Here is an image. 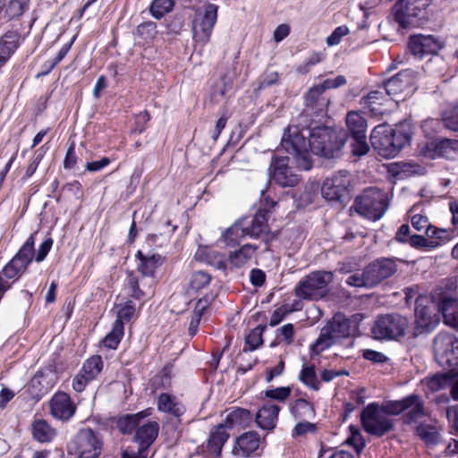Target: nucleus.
<instances>
[{
  "label": "nucleus",
  "instance_id": "obj_1",
  "mask_svg": "<svg viewBox=\"0 0 458 458\" xmlns=\"http://www.w3.org/2000/svg\"><path fill=\"white\" fill-rule=\"evenodd\" d=\"M344 145H287L285 148L276 149L273 155L271 167L273 178L282 187H293L300 177L292 171L289 163L302 170H310L313 166L312 156L331 160L340 158Z\"/></svg>",
  "mask_w": 458,
  "mask_h": 458
},
{
  "label": "nucleus",
  "instance_id": "obj_2",
  "mask_svg": "<svg viewBox=\"0 0 458 458\" xmlns=\"http://www.w3.org/2000/svg\"><path fill=\"white\" fill-rule=\"evenodd\" d=\"M345 143L348 140L347 131L326 125L300 128L289 125L284 129L280 143Z\"/></svg>",
  "mask_w": 458,
  "mask_h": 458
},
{
  "label": "nucleus",
  "instance_id": "obj_3",
  "mask_svg": "<svg viewBox=\"0 0 458 458\" xmlns=\"http://www.w3.org/2000/svg\"><path fill=\"white\" fill-rule=\"evenodd\" d=\"M410 319L397 312L378 315L372 326L373 337L379 341H399L410 329Z\"/></svg>",
  "mask_w": 458,
  "mask_h": 458
},
{
  "label": "nucleus",
  "instance_id": "obj_4",
  "mask_svg": "<svg viewBox=\"0 0 458 458\" xmlns=\"http://www.w3.org/2000/svg\"><path fill=\"white\" fill-rule=\"evenodd\" d=\"M360 216L372 220H379L388 208L386 194L377 188H366L358 195L352 207Z\"/></svg>",
  "mask_w": 458,
  "mask_h": 458
},
{
  "label": "nucleus",
  "instance_id": "obj_5",
  "mask_svg": "<svg viewBox=\"0 0 458 458\" xmlns=\"http://www.w3.org/2000/svg\"><path fill=\"white\" fill-rule=\"evenodd\" d=\"M331 271L317 270L305 276L296 285L294 293L303 300H318L325 294L327 285L333 281Z\"/></svg>",
  "mask_w": 458,
  "mask_h": 458
},
{
  "label": "nucleus",
  "instance_id": "obj_6",
  "mask_svg": "<svg viewBox=\"0 0 458 458\" xmlns=\"http://www.w3.org/2000/svg\"><path fill=\"white\" fill-rule=\"evenodd\" d=\"M437 306L431 300L423 295H418L415 299V321L412 336L418 337L422 334L431 332L439 322L438 314L436 312Z\"/></svg>",
  "mask_w": 458,
  "mask_h": 458
},
{
  "label": "nucleus",
  "instance_id": "obj_7",
  "mask_svg": "<svg viewBox=\"0 0 458 458\" xmlns=\"http://www.w3.org/2000/svg\"><path fill=\"white\" fill-rule=\"evenodd\" d=\"M277 205V202L266 197L261 207L257 210L253 217L249 221L245 220V227L247 234L250 237L258 238L265 236L264 242L267 244L266 250H269V242L276 238L275 233H271L267 221L269 219L272 209Z\"/></svg>",
  "mask_w": 458,
  "mask_h": 458
},
{
  "label": "nucleus",
  "instance_id": "obj_8",
  "mask_svg": "<svg viewBox=\"0 0 458 458\" xmlns=\"http://www.w3.org/2000/svg\"><path fill=\"white\" fill-rule=\"evenodd\" d=\"M434 355L443 368L453 370L458 368V337L448 332L438 333L433 341Z\"/></svg>",
  "mask_w": 458,
  "mask_h": 458
},
{
  "label": "nucleus",
  "instance_id": "obj_9",
  "mask_svg": "<svg viewBox=\"0 0 458 458\" xmlns=\"http://www.w3.org/2000/svg\"><path fill=\"white\" fill-rule=\"evenodd\" d=\"M360 422L367 433L377 437H382L394 428V420L380 414L377 403H371L362 410Z\"/></svg>",
  "mask_w": 458,
  "mask_h": 458
},
{
  "label": "nucleus",
  "instance_id": "obj_10",
  "mask_svg": "<svg viewBox=\"0 0 458 458\" xmlns=\"http://www.w3.org/2000/svg\"><path fill=\"white\" fill-rule=\"evenodd\" d=\"M218 6L206 4L195 10L192 20L193 38L200 43H207L211 36L217 20Z\"/></svg>",
  "mask_w": 458,
  "mask_h": 458
},
{
  "label": "nucleus",
  "instance_id": "obj_11",
  "mask_svg": "<svg viewBox=\"0 0 458 458\" xmlns=\"http://www.w3.org/2000/svg\"><path fill=\"white\" fill-rule=\"evenodd\" d=\"M351 177L346 170H340L327 178L321 186V194L328 201L344 203L350 199Z\"/></svg>",
  "mask_w": 458,
  "mask_h": 458
},
{
  "label": "nucleus",
  "instance_id": "obj_12",
  "mask_svg": "<svg viewBox=\"0 0 458 458\" xmlns=\"http://www.w3.org/2000/svg\"><path fill=\"white\" fill-rule=\"evenodd\" d=\"M72 445L79 458H98L101 454L103 441L99 432L84 428L78 431Z\"/></svg>",
  "mask_w": 458,
  "mask_h": 458
},
{
  "label": "nucleus",
  "instance_id": "obj_13",
  "mask_svg": "<svg viewBox=\"0 0 458 458\" xmlns=\"http://www.w3.org/2000/svg\"><path fill=\"white\" fill-rule=\"evenodd\" d=\"M35 233H32L21 247L14 257L4 267L3 274L7 279L21 276L32 262L35 255Z\"/></svg>",
  "mask_w": 458,
  "mask_h": 458
},
{
  "label": "nucleus",
  "instance_id": "obj_14",
  "mask_svg": "<svg viewBox=\"0 0 458 458\" xmlns=\"http://www.w3.org/2000/svg\"><path fill=\"white\" fill-rule=\"evenodd\" d=\"M396 258H377L366 266V278L375 287L393 276L398 269Z\"/></svg>",
  "mask_w": 458,
  "mask_h": 458
},
{
  "label": "nucleus",
  "instance_id": "obj_15",
  "mask_svg": "<svg viewBox=\"0 0 458 458\" xmlns=\"http://www.w3.org/2000/svg\"><path fill=\"white\" fill-rule=\"evenodd\" d=\"M361 319L362 315L360 313L348 318L344 314L337 312L326 325L337 340L354 335L359 329V323Z\"/></svg>",
  "mask_w": 458,
  "mask_h": 458
},
{
  "label": "nucleus",
  "instance_id": "obj_16",
  "mask_svg": "<svg viewBox=\"0 0 458 458\" xmlns=\"http://www.w3.org/2000/svg\"><path fill=\"white\" fill-rule=\"evenodd\" d=\"M443 47L442 42L432 35H413L409 39V49L419 59L437 55Z\"/></svg>",
  "mask_w": 458,
  "mask_h": 458
},
{
  "label": "nucleus",
  "instance_id": "obj_17",
  "mask_svg": "<svg viewBox=\"0 0 458 458\" xmlns=\"http://www.w3.org/2000/svg\"><path fill=\"white\" fill-rule=\"evenodd\" d=\"M418 79V72L411 69H405L392 76L383 84L387 96L394 99L395 96L414 86Z\"/></svg>",
  "mask_w": 458,
  "mask_h": 458
},
{
  "label": "nucleus",
  "instance_id": "obj_18",
  "mask_svg": "<svg viewBox=\"0 0 458 458\" xmlns=\"http://www.w3.org/2000/svg\"><path fill=\"white\" fill-rule=\"evenodd\" d=\"M50 414L57 420L67 421L76 411V405L65 392L55 393L49 402Z\"/></svg>",
  "mask_w": 458,
  "mask_h": 458
},
{
  "label": "nucleus",
  "instance_id": "obj_19",
  "mask_svg": "<svg viewBox=\"0 0 458 458\" xmlns=\"http://www.w3.org/2000/svg\"><path fill=\"white\" fill-rule=\"evenodd\" d=\"M331 100L317 84L304 95V106L313 114L320 115L327 111Z\"/></svg>",
  "mask_w": 458,
  "mask_h": 458
},
{
  "label": "nucleus",
  "instance_id": "obj_20",
  "mask_svg": "<svg viewBox=\"0 0 458 458\" xmlns=\"http://www.w3.org/2000/svg\"><path fill=\"white\" fill-rule=\"evenodd\" d=\"M229 437L230 435L226 431V428L220 423L210 431L206 446L202 445L201 446H199L198 449H201L202 453L207 452L214 457H219L221 455L222 448Z\"/></svg>",
  "mask_w": 458,
  "mask_h": 458
},
{
  "label": "nucleus",
  "instance_id": "obj_21",
  "mask_svg": "<svg viewBox=\"0 0 458 458\" xmlns=\"http://www.w3.org/2000/svg\"><path fill=\"white\" fill-rule=\"evenodd\" d=\"M441 426L437 420H425L415 428V435L428 446H436L441 440Z\"/></svg>",
  "mask_w": 458,
  "mask_h": 458
},
{
  "label": "nucleus",
  "instance_id": "obj_22",
  "mask_svg": "<svg viewBox=\"0 0 458 458\" xmlns=\"http://www.w3.org/2000/svg\"><path fill=\"white\" fill-rule=\"evenodd\" d=\"M135 258L139 261L137 270L142 277H155L157 269L165 263V257L158 253L145 255L141 250H138Z\"/></svg>",
  "mask_w": 458,
  "mask_h": 458
},
{
  "label": "nucleus",
  "instance_id": "obj_23",
  "mask_svg": "<svg viewBox=\"0 0 458 458\" xmlns=\"http://www.w3.org/2000/svg\"><path fill=\"white\" fill-rule=\"evenodd\" d=\"M437 306V311L441 313L444 322L458 328V298L444 294L441 296Z\"/></svg>",
  "mask_w": 458,
  "mask_h": 458
},
{
  "label": "nucleus",
  "instance_id": "obj_24",
  "mask_svg": "<svg viewBox=\"0 0 458 458\" xmlns=\"http://www.w3.org/2000/svg\"><path fill=\"white\" fill-rule=\"evenodd\" d=\"M280 411L277 404L265 403L256 413L255 422L261 429L271 431L276 427Z\"/></svg>",
  "mask_w": 458,
  "mask_h": 458
},
{
  "label": "nucleus",
  "instance_id": "obj_25",
  "mask_svg": "<svg viewBox=\"0 0 458 458\" xmlns=\"http://www.w3.org/2000/svg\"><path fill=\"white\" fill-rule=\"evenodd\" d=\"M407 404L406 407L407 412H405L402 420L405 425H411L412 423L417 422L418 420L424 418L428 415V411L425 408L424 401L421 397L417 394H411L407 395Z\"/></svg>",
  "mask_w": 458,
  "mask_h": 458
},
{
  "label": "nucleus",
  "instance_id": "obj_26",
  "mask_svg": "<svg viewBox=\"0 0 458 458\" xmlns=\"http://www.w3.org/2000/svg\"><path fill=\"white\" fill-rule=\"evenodd\" d=\"M158 432L159 424L157 421H148L137 427L133 440L139 444L141 452H146L157 439Z\"/></svg>",
  "mask_w": 458,
  "mask_h": 458
},
{
  "label": "nucleus",
  "instance_id": "obj_27",
  "mask_svg": "<svg viewBox=\"0 0 458 458\" xmlns=\"http://www.w3.org/2000/svg\"><path fill=\"white\" fill-rule=\"evenodd\" d=\"M346 125L355 143H367V121L359 112L351 111L347 114Z\"/></svg>",
  "mask_w": 458,
  "mask_h": 458
},
{
  "label": "nucleus",
  "instance_id": "obj_28",
  "mask_svg": "<svg viewBox=\"0 0 458 458\" xmlns=\"http://www.w3.org/2000/svg\"><path fill=\"white\" fill-rule=\"evenodd\" d=\"M259 443L260 439L257 432L249 431L243 433L236 438L233 453L236 455L249 457L258 450Z\"/></svg>",
  "mask_w": 458,
  "mask_h": 458
},
{
  "label": "nucleus",
  "instance_id": "obj_29",
  "mask_svg": "<svg viewBox=\"0 0 458 458\" xmlns=\"http://www.w3.org/2000/svg\"><path fill=\"white\" fill-rule=\"evenodd\" d=\"M289 412L295 420H310L316 418L317 411L312 402L305 398H296L290 402Z\"/></svg>",
  "mask_w": 458,
  "mask_h": 458
},
{
  "label": "nucleus",
  "instance_id": "obj_30",
  "mask_svg": "<svg viewBox=\"0 0 458 458\" xmlns=\"http://www.w3.org/2000/svg\"><path fill=\"white\" fill-rule=\"evenodd\" d=\"M148 415V410L119 415L114 419L115 428L123 435H131L136 431L140 421Z\"/></svg>",
  "mask_w": 458,
  "mask_h": 458
},
{
  "label": "nucleus",
  "instance_id": "obj_31",
  "mask_svg": "<svg viewBox=\"0 0 458 458\" xmlns=\"http://www.w3.org/2000/svg\"><path fill=\"white\" fill-rule=\"evenodd\" d=\"M20 46V34L8 30L0 37V69L6 64Z\"/></svg>",
  "mask_w": 458,
  "mask_h": 458
},
{
  "label": "nucleus",
  "instance_id": "obj_32",
  "mask_svg": "<svg viewBox=\"0 0 458 458\" xmlns=\"http://www.w3.org/2000/svg\"><path fill=\"white\" fill-rule=\"evenodd\" d=\"M443 123L437 119H427L421 124L422 132L429 141L428 143H458L457 140H450L439 135Z\"/></svg>",
  "mask_w": 458,
  "mask_h": 458
},
{
  "label": "nucleus",
  "instance_id": "obj_33",
  "mask_svg": "<svg viewBox=\"0 0 458 458\" xmlns=\"http://www.w3.org/2000/svg\"><path fill=\"white\" fill-rule=\"evenodd\" d=\"M253 420L252 413L244 408L237 407L227 414L225 420L221 423L226 429L233 428L235 427L246 428L249 427Z\"/></svg>",
  "mask_w": 458,
  "mask_h": 458
},
{
  "label": "nucleus",
  "instance_id": "obj_34",
  "mask_svg": "<svg viewBox=\"0 0 458 458\" xmlns=\"http://www.w3.org/2000/svg\"><path fill=\"white\" fill-rule=\"evenodd\" d=\"M457 152L458 145H423L420 154L428 159H454Z\"/></svg>",
  "mask_w": 458,
  "mask_h": 458
},
{
  "label": "nucleus",
  "instance_id": "obj_35",
  "mask_svg": "<svg viewBox=\"0 0 458 458\" xmlns=\"http://www.w3.org/2000/svg\"><path fill=\"white\" fill-rule=\"evenodd\" d=\"M157 409L160 411L170 413L180 420L185 411V406L177 401V399L170 394L162 393L157 398Z\"/></svg>",
  "mask_w": 458,
  "mask_h": 458
},
{
  "label": "nucleus",
  "instance_id": "obj_36",
  "mask_svg": "<svg viewBox=\"0 0 458 458\" xmlns=\"http://www.w3.org/2000/svg\"><path fill=\"white\" fill-rule=\"evenodd\" d=\"M31 434L34 440L49 443L56 436V430L46 420L35 419L31 424Z\"/></svg>",
  "mask_w": 458,
  "mask_h": 458
},
{
  "label": "nucleus",
  "instance_id": "obj_37",
  "mask_svg": "<svg viewBox=\"0 0 458 458\" xmlns=\"http://www.w3.org/2000/svg\"><path fill=\"white\" fill-rule=\"evenodd\" d=\"M394 20L403 28L410 24V18L417 15L411 0H397L393 7Z\"/></svg>",
  "mask_w": 458,
  "mask_h": 458
},
{
  "label": "nucleus",
  "instance_id": "obj_38",
  "mask_svg": "<svg viewBox=\"0 0 458 458\" xmlns=\"http://www.w3.org/2000/svg\"><path fill=\"white\" fill-rule=\"evenodd\" d=\"M245 220L239 219L222 234L220 241L227 246L235 247L242 238L247 236Z\"/></svg>",
  "mask_w": 458,
  "mask_h": 458
},
{
  "label": "nucleus",
  "instance_id": "obj_39",
  "mask_svg": "<svg viewBox=\"0 0 458 458\" xmlns=\"http://www.w3.org/2000/svg\"><path fill=\"white\" fill-rule=\"evenodd\" d=\"M390 172L397 178H404L412 175H424L427 173L423 165L414 162H396L391 164Z\"/></svg>",
  "mask_w": 458,
  "mask_h": 458
},
{
  "label": "nucleus",
  "instance_id": "obj_40",
  "mask_svg": "<svg viewBox=\"0 0 458 458\" xmlns=\"http://www.w3.org/2000/svg\"><path fill=\"white\" fill-rule=\"evenodd\" d=\"M336 343V338L334 336L329 328L325 325L321 330L317 340L310 345L311 355H319L327 349L330 348Z\"/></svg>",
  "mask_w": 458,
  "mask_h": 458
},
{
  "label": "nucleus",
  "instance_id": "obj_41",
  "mask_svg": "<svg viewBox=\"0 0 458 458\" xmlns=\"http://www.w3.org/2000/svg\"><path fill=\"white\" fill-rule=\"evenodd\" d=\"M196 259L222 271H225L227 267L224 255L213 250L205 249L198 250Z\"/></svg>",
  "mask_w": 458,
  "mask_h": 458
},
{
  "label": "nucleus",
  "instance_id": "obj_42",
  "mask_svg": "<svg viewBox=\"0 0 458 458\" xmlns=\"http://www.w3.org/2000/svg\"><path fill=\"white\" fill-rule=\"evenodd\" d=\"M414 128L409 121H403L392 127L391 138L394 143H410L412 140Z\"/></svg>",
  "mask_w": 458,
  "mask_h": 458
},
{
  "label": "nucleus",
  "instance_id": "obj_43",
  "mask_svg": "<svg viewBox=\"0 0 458 458\" xmlns=\"http://www.w3.org/2000/svg\"><path fill=\"white\" fill-rule=\"evenodd\" d=\"M257 249V246L245 244L239 250L230 253L229 261L234 267H242L251 259Z\"/></svg>",
  "mask_w": 458,
  "mask_h": 458
},
{
  "label": "nucleus",
  "instance_id": "obj_44",
  "mask_svg": "<svg viewBox=\"0 0 458 458\" xmlns=\"http://www.w3.org/2000/svg\"><path fill=\"white\" fill-rule=\"evenodd\" d=\"M429 241L435 242L437 248L453 240L455 236V230L438 228L431 225L425 233Z\"/></svg>",
  "mask_w": 458,
  "mask_h": 458
},
{
  "label": "nucleus",
  "instance_id": "obj_45",
  "mask_svg": "<svg viewBox=\"0 0 458 458\" xmlns=\"http://www.w3.org/2000/svg\"><path fill=\"white\" fill-rule=\"evenodd\" d=\"M124 335V325L120 320H115L113 324L111 332L102 340L104 346L115 350Z\"/></svg>",
  "mask_w": 458,
  "mask_h": 458
},
{
  "label": "nucleus",
  "instance_id": "obj_46",
  "mask_svg": "<svg viewBox=\"0 0 458 458\" xmlns=\"http://www.w3.org/2000/svg\"><path fill=\"white\" fill-rule=\"evenodd\" d=\"M267 329V325H259L253 328L245 339L243 352H252L263 344L262 335Z\"/></svg>",
  "mask_w": 458,
  "mask_h": 458
},
{
  "label": "nucleus",
  "instance_id": "obj_47",
  "mask_svg": "<svg viewBox=\"0 0 458 458\" xmlns=\"http://www.w3.org/2000/svg\"><path fill=\"white\" fill-rule=\"evenodd\" d=\"M299 380L304 384L307 387L318 391L320 389V383L318 379L315 366L303 365L299 375Z\"/></svg>",
  "mask_w": 458,
  "mask_h": 458
},
{
  "label": "nucleus",
  "instance_id": "obj_48",
  "mask_svg": "<svg viewBox=\"0 0 458 458\" xmlns=\"http://www.w3.org/2000/svg\"><path fill=\"white\" fill-rule=\"evenodd\" d=\"M103 369V360L100 355H93L82 365L81 370L87 375L89 379L94 380Z\"/></svg>",
  "mask_w": 458,
  "mask_h": 458
},
{
  "label": "nucleus",
  "instance_id": "obj_49",
  "mask_svg": "<svg viewBox=\"0 0 458 458\" xmlns=\"http://www.w3.org/2000/svg\"><path fill=\"white\" fill-rule=\"evenodd\" d=\"M212 276L203 270L193 271L189 279V288L193 291H199L209 285Z\"/></svg>",
  "mask_w": 458,
  "mask_h": 458
},
{
  "label": "nucleus",
  "instance_id": "obj_50",
  "mask_svg": "<svg viewBox=\"0 0 458 458\" xmlns=\"http://www.w3.org/2000/svg\"><path fill=\"white\" fill-rule=\"evenodd\" d=\"M208 307V301L206 299H199L192 312V318L189 326V335L194 336L197 334L201 318Z\"/></svg>",
  "mask_w": 458,
  "mask_h": 458
},
{
  "label": "nucleus",
  "instance_id": "obj_51",
  "mask_svg": "<svg viewBox=\"0 0 458 458\" xmlns=\"http://www.w3.org/2000/svg\"><path fill=\"white\" fill-rule=\"evenodd\" d=\"M30 0H9L5 14L8 20L20 18L29 9Z\"/></svg>",
  "mask_w": 458,
  "mask_h": 458
},
{
  "label": "nucleus",
  "instance_id": "obj_52",
  "mask_svg": "<svg viewBox=\"0 0 458 458\" xmlns=\"http://www.w3.org/2000/svg\"><path fill=\"white\" fill-rule=\"evenodd\" d=\"M392 127L387 123L377 125L371 132L370 143H393L391 138Z\"/></svg>",
  "mask_w": 458,
  "mask_h": 458
},
{
  "label": "nucleus",
  "instance_id": "obj_53",
  "mask_svg": "<svg viewBox=\"0 0 458 458\" xmlns=\"http://www.w3.org/2000/svg\"><path fill=\"white\" fill-rule=\"evenodd\" d=\"M407 403V396L401 400L389 401L382 405H379V411L386 415H399L406 411L409 405Z\"/></svg>",
  "mask_w": 458,
  "mask_h": 458
},
{
  "label": "nucleus",
  "instance_id": "obj_54",
  "mask_svg": "<svg viewBox=\"0 0 458 458\" xmlns=\"http://www.w3.org/2000/svg\"><path fill=\"white\" fill-rule=\"evenodd\" d=\"M297 423L292 429L293 438L305 437L307 434L315 435L318 432V425L310 420H296Z\"/></svg>",
  "mask_w": 458,
  "mask_h": 458
},
{
  "label": "nucleus",
  "instance_id": "obj_55",
  "mask_svg": "<svg viewBox=\"0 0 458 458\" xmlns=\"http://www.w3.org/2000/svg\"><path fill=\"white\" fill-rule=\"evenodd\" d=\"M174 5V0H154L149 7V12L154 18L160 19L171 12Z\"/></svg>",
  "mask_w": 458,
  "mask_h": 458
},
{
  "label": "nucleus",
  "instance_id": "obj_56",
  "mask_svg": "<svg viewBox=\"0 0 458 458\" xmlns=\"http://www.w3.org/2000/svg\"><path fill=\"white\" fill-rule=\"evenodd\" d=\"M126 288L130 296L135 300H141L145 293L140 288L139 278L133 271H127Z\"/></svg>",
  "mask_w": 458,
  "mask_h": 458
},
{
  "label": "nucleus",
  "instance_id": "obj_57",
  "mask_svg": "<svg viewBox=\"0 0 458 458\" xmlns=\"http://www.w3.org/2000/svg\"><path fill=\"white\" fill-rule=\"evenodd\" d=\"M444 125L454 131H458V104L450 105L443 113Z\"/></svg>",
  "mask_w": 458,
  "mask_h": 458
},
{
  "label": "nucleus",
  "instance_id": "obj_58",
  "mask_svg": "<svg viewBox=\"0 0 458 458\" xmlns=\"http://www.w3.org/2000/svg\"><path fill=\"white\" fill-rule=\"evenodd\" d=\"M136 34L144 41L153 39L157 34L156 22L149 21L140 23L137 27Z\"/></svg>",
  "mask_w": 458,
  "mask_h": 458
},
{
  "label": "nucleus",
  "instance_id": "obj_59",
  "mask_svg": "<svg viewBox=\"0 0 458 458\" xmlns=\"http://www.w3.org/2000/svg\"><path fill=\"white\" fill-rule=\"evenodd\" d=\"M409 243L411 247L418 250H432L437 248V244L435 242L429 241L428 236L425 237L420 234L411 235Z\"/></svg>",
  "mask_w": 458,
  "mask_h": 458
},
{
  "label": "nucleus",
  "instance_id": "obj_60",
  "mask_svg": "<svg viewBox=\"0 0 458 458\" xmlns=\"http://www.w3.org/2000/svg\"><path fill=\"white\" fill-rule=\"evenodd\" d=\"M450 381L448 376L445 374H436L431 377L426 378V386L432 392H437L446 387Z\"/></svg>",
  "mask_w": 458,
  "mask_h": 458
},
{
  "label": "nucleus",
  "instance_id": "obj_61",
  "mask_svg": "<svg viewBox=\"0 0 458 458\" xmlns=\"http://www.w3.org/2000/svg\"><path fill=\"white\" fill-rule=\"evenodd\" d=\"M378 156L386 159L395 157L404 145H372Z\"/></svg>",
  "mask_w": 458,
  "mask_h": 458
},
{
  "label": "nucleus",
  "instance_id": "obj_62",
  "mask_svg": "<svg viewBox=\"0 0 458 458\" xmlns=\"http://www.w3.org/2000/svg\"><path fill=\"white\" fill-rule=\"evenodd\" d=\"M387 93L384 87L379 89L370 91L367 96L361 99V104L366 106H370L374 104L381 105L386 99Z\"/></svg>",
  "mask_w": 458,
  "mask_h": 458
},
{
  "label": "nucleus",
  "instance_id": "obj_63",
  "mask_svg": "<svg viewBox=\"0 0 458 458\" xmlns=\"http://www.w3.org/2000/svg\"><path fill=\"white\" fill-rule=\"evenodd\" d=\"M292 394V387L290 386H280L274 389H269L265 391V396L271 400H276L278 402L286 401Z\"/></svg>",
  "mask_w": 458,
  "mask_h": 458
},
{
  "label": "nucleus",
  "instance_id": "obj_64",
  "mask_svg": "<svg viewBox=\"0 0 458 458\" xmlns=\"http://www.w3.org/2000/svg\"><path fill=\"white\" fill-rule=\"evenodd\" d=\"M351 436L346 439V444L352 446L360 454L365 447V441L360 430L353 426L350 427Z\"/></svg>",
  "mask_w": 458,
  "mask_h": 458
}]
</instances>
